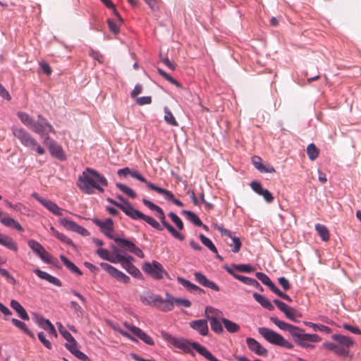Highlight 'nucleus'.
<instances>
[{
  "instance_id": "1",
  "label": "nucleus",
  "mask_w": 361,
  "mask_h": 361,
  "mask_svg": "<svg viewBox=\"0 0 361 361\" xmlns=\"http://www.w3.org/2000/svg\"><path fill=\"white\" fill-rule=\"evenodd\" d=\"M270 321L281 330L289 332L294 341L302 348H314V345L310 343H318L322 341V338L317 334H305L304 329L281 321L276 317H271Z\"/></svg>"
},
{
  "instance_id": "2",
  "label": "nucleus",
  "mask_w": 361,
  "mask_h": 361,
  "mask_svg": "<svg viewBox=\"0 0 361 361\" xmlns=\"http://www.w3.org/2000/svg\"><path fill=\"white\" fill-rule=\"evenodd\" d=\"M107 185L108 181L104 176L96 170L88 167L78 176L77 182L79 189L88 195L94 193L95 190L103 192L104 191L103 187L107 186Z\"/></svg>"
},
{
  "instance_id": "3",
  "label": "nucleus",
  "mask_w": 361,
  "mask_h": 361,
  "mask_svg": "<svg viewBox=\"0 0 361 361\" xmlns=\"http://www.w3.org/2000/svg\"><path fill=\"white\" fill-rule=\"evenodd\" d=\"M17 116L24 126L32 132L39 134L41 136L47 135L49 133H55V130L52 126L40 114L37 116V121H35L28 114L23 111L17 112Z\"/></svg>"
},
{
  "instance_id": "4",
  "label": "nucleus",
  "mask_w": 361,
  "mask_h": 361,
  "mask_svg": "<svg viewBox=\"0 0 361 361\" xmlns=\"http://www.w3.org/2000/svg\"><path fill=\"white\" fill-rule=\"evenodd\" d=\"M11 131L13 136L16 137L24 147L35 151L40 155L45 153V149L37 142V140L24 128L13 126Z\"/></svg>"
},
{
  "instance_id": "5",
  "label": "nucleus",
  "mask_w": 361,
  "mask_h": 361,
  "mask_svg": "<svg viewBox=\"0 0 361 361\" xmlns=\"http://www.w3.org/2000/svg\"><path fill=\"white\" fill-rule=\"evenodd\" d=\"M258 333L269 343L286 349H293V345L279 333L267 327H259Z\"/></svg>"
},
{
  "instance_id": "6",
  "label": "nucleus",
  "mask_w": 361,
  "mask_h": 361,
  "mask_svg": "<svg viewBox=\"0 0 361 361\" xmlns=\"http://www.w3.org/2000/svg\"><path fill=\"white\" fill-rule=\"evenodd\" d=\"M142 270L156 280H160L164 276H168V273L165 271L161 263L157 261L152 262H145L142 267Z\"/></svg>"
},
{
  "instance_id": "7",
  "label": "nucleus",
  "mask_w": 361,
  "mask_h": 361,
  "mask_svg": "<svg viewBox=\"0 0 361 361\" xmlns=\"http://www.w3.org/2000/svg\"><path fill=\"white\" fill-rule=\"evenodd\" d=\"M107 202L115 205L120 209H121L127 216L130 217L133 219H143L145 214L135 209L133 205L130 202H126L125 204L118 203L116 200H113L111 197H108L106 199Z\"/></svg>"
},
{
  "instance_id": "8",
  "label": "nucleus",
  "mask_w": 361,
  "mask_h": 361,
  "mask_svg": "<svg viewBox=\"0 0 361 361\" xmlns=\"http://www.w3.org/2000/svg\"><path fill=\"white\" fill-rule=\"evenodd\" d=\"M214 228L218 230L221 235H225L231 240V242L227 243V244L231 247L232 252L236 253L240 251L242 243L238 237L234 235L231 231L224 228L221 225L216 224Z\"/></svg>"
},
{
  "instance_id": "9",
  "label": "nucleus",
  "mask_w": 361,
  "mask_h": 361,
  "mask_svg": "<svg viewBox=\"0 0 361 361\" xmlns=\"http://www.w3.org/2000/svg\"><path fill=\"white\" fill-rule=\"evenodd\" d=\"M29 247L44 262L51 263V255L44 249V247L35 240L27 241Z\"/></svg>"
},
{
  "instance_id": "10",
  "label": "nucleus",
  "mask_w": 361,
  "mask_h": 361,
  "mask_svg": "<svg viewBox=\"0 0 361 361\" xmlns=\"http://www.w3.org/2000/svg\"><path fill=\"white\" fill-rule=\"evenodd\" d=\"M100 267L106 271L109 275L112 277L115 278L117 281L122 282L123 283H128L130 282V277L119 271L114 267L110 265L106 262L100 263Z\"/></svg>"
},
{
  "instance_id": "11",
  "label": "nucleus",
  "mask_w": 361,
  "mask_h": 361,
  "mask_svg": "<svg viewBox=\"0 0 361 361\" xmlns=\"http://www.w3.org/2000/svg\"><path fill=\"white\" fill-rule=\"evenodd\" d=\"M32 196L54 215L58 216L63 215V209L59 207L55 202L39 197L36 192L32 193Z\"/></svg>"
},
{
  "instance_id": "12",
  "label": "nucleus",
  "mask_w": 361,
  "mask_h": 361,
  "mask_svg": "<svg viewBox=\"0 0 361 361\" xmlns=\"http://www.w3.org/2000/svg\"><path fill=\"white\" fill-rule=\"evenodd\" d=\"M92 222L100 228L101 231L109 238L114 240L117 237H114L112 235L114 231V221L111 219H106L102 221L99 219L94 218L92 219Z\"/></svg>"
},
{
  "instance_id": "13",
  "label": "nucleus",
  "mask_w": 361,
  "mask_h": 361,
  "mask_svg": "<svg viewBox=\"0 0 361 361\" xmlns=\"http://www.w3.org/2000/svg\"><path fill=\"white\" fill-rule=\"evenodd\" d=\"M125 326L129 329L132 334H133L135 336H136L137 338H139L140 340H142L144 343L149 345H154V342L153 339L148 336L146 333H145L142 329L140 328L129 324L128 323L124 324Z\"/></svg>"
},
{
  "instance_id": "14",
  "label": "nucleus",
  "mask_w": 361,
  "mask_h": 361,
  "mask_svg": "<svg viewBox=\"0 0 361 361\" xmlns=\"http://www.w3.org/2000/svg\"><path fill=\"white\" fill-rule=\"evenodd\" d=\"M61 224L68 230L76 232L82 236H87L90 235L89 231L84 227L80 226L75 221L67 219H62Z\"/></svg>"
},
{
  "instance_id": "15",
  "label": "nucleus",
  "mask_w": 361,
  "mask_h": 361,
  "mask_svg": "<svg viewBox=\"0 0 361 361\" xmlns=\"http://www.w3.org/2000/svg\"><path fill=\"white\" fill-rule=\"evenodd\" d=\"M157 213L159 214L158 217L160 219L163 226L165 227L175 238L178 239L181 241L184 240V239H185L184 235L183 234H181L180 233H179L178 231H176L170 224H169L166 221V216H165L163 209H161Z\"/></svg>"
},
{
  "instance_id": "16",
  "label": "nucleus",
  "mask_w": 361,
  "mask_h": 361,
  "mask_svg": "<svg viewBox=\"0 0 361 361\" xmlns=\"http://www.w3.org/2000/svg\"><path fill=\"white\" fill-rule=\"evenodd\" d=\"M246 343L249 349L257 355L265 357L268 355V350L255 338H247Z\"/></svg>"
},
{
  "instance_id": "17",
  "label": "nucleus",
  "mask_w": 361,
  "mask_h": 361,
  "mask_svg": "<svg viewBox=\"0 0 361 361\" xmlns=\"http://www.w3.org/2000/svg\"><path fill=\"white\" fill-rule=\"evenodd\" d=\"M250 187L256 193L262 196L264 200L268 203L273 202V195L268 190L264 189L259 182L252 181L250 183Z\"/></svg>"
},
{
  "instance_id": "18",
  "label": "nucleus",
  "mask_w": 361,
  "mask_h": 361,
  "mask_svg": "<svg viewBox=\"0 0 361 361\" xmlns=\"http://www.w3.org/2000/svg\"><path fill=\"white\" fill-rule=\"evenodd\" d=\"M0 222L5 226L14 228L20 232H23L24 228L18 221L0 211Z\"/></svg>"
},
{
  "instance_id": "19",
  "label": "nucleus",
  "mask_w": 361,
  "mask_h": 361,
  "mask_svg": "<svg viewBox=\"0 0 361 361\" xmlns=\"http://www.w3.org/2000/svg\"><path fill=\"white\" fill-rule=\"evenodd\" d=\"M190 326L202 336H207L209 332L207 322L205 319H198L190 322Z\"/></svg>"
},
{
  "instance_id": "20",
  "label": "nucleus",
  "mask_w": 361,
  "mask_h": 361,
  "mask_svg": "<svg viewBox=\"0 0 361 361\" xmlns=\"http://www.w3.org/2000/svg\"><path fill=\"white\" fill-rule=\"evenodd\" d=\"M34 273L39 278L48 281L49 283H51L58 287H60L62 286L61 281L58 278H56L54 276H51V274H48L46 271H42L39 269H34Z\"/></svg>"
},
{
  "instance_id": "21",
  "label": "nucleus",
  "mask_w": 361,
  "mask_h": 361,
  "mask_svg": "<svg viewBox=\"0 0 361 361\" xmlns=\"http://www.w3.org/2000/svg\"><path fill=\"white\" fill-rule=\"evenodd\" d=\"M195 280L202 286L211 288L212 290L219 291V286L214 283L213 281H209L206 276L202 274L200 272H195Z\"/></svg>"
},
{
  "instance_id": "22",
  "label": "nucleus",
  "mask_w": 361,
  "mask_h": 361,
  "mask_svg": "<svg viewBox=\"0 0 361 361\" xmlns=\"http://www.w3.org/2000/svg\"><path fill=\"white\" fill-rule=\"evenodd\" d=\"M166 299L161 297V301L157 304V307L163 312H169L173 309L174 304L173 302V296L169 293L166 294Z\"/></svg>"
},
{
  "instance_id": "23",
  "label": "nucleus",
  "mask_w": 361,
  "mask_h": 361,
  "mask_svg": "<svg viewBox=\"0 0 361 361\" xmlns=\"http://www.w3.org/2000/svg\"><path fill=\"white\" fill-rule=\"evenodd\" d=\"M49 151L51 155L59 160L63 161L66 159V155L63 148L58 145L55 141H51L49 145Z\"/></svg>"
},
{
  "instance_id": "24",
  "label": "nucleus",
  "mask_w": 361,
  "mask_h": 361,
  "mask_svg": "<svg viewBox=\"0 0 361 361\" xmlns=\"http://www.w3.org/2000/svg\"><path fill=\"white\" fill-rule=\"evenodd\" d=\"M0 245L14 252L18 250L17 243L11 237L4 233H0Z\"/></svg>"
},
{
  "instance_id": "25",
  "label": "nucleus",
  "mask_w": 361,
  "mask_h": 361,
  "mask_svg": "<svg viewBox=\"0 0 361 361\" xmlns=\"http://www.w3.org/2000/svg\"><path fill=\"white\" fill-rule=\"evenodd\" d=\"M261 161H262L261 158L258 156H254L252 158V162L254 166L258 171H259L262 173H274L276 171L275 169L273 166H266L262 164Z\"/></svg>"
},
{
  "instance_id": "26",
  "label": "nucleus",
  "mask_w": 361,
  "mask_h": 361,
  "mask_svg": "<svg viewBox=\"0 0 361 361\" xmlns=\"http://www.w3.org/2000/svg\"><path fill=\"white\" fill-rule=\"evenodd\" d=\"M140 300L145 305L157 306L158 302L161 301V296L157 294L147 293L140 296Z\"/></svg>"
},
{
  "instance_id": "27",
  "label": "nucleus",
  "mask_w": 361,
  "mask_h": 361,
  "mask_svg": "<svg viewBox=\"0 0 361 361\" xmlns=\"http://www.w3.org/2000/svg\"><path fill=\"white\" fill-rule=\"evenodd\" d=\"M331 338L335 341H337L339 345L345 347L347 350L354 345L353 341L348 336L341 334H334Z\"/></svg>"
},
{
  "instance_id": "28",
  "label": "nucleus",
  "mask_w": 361,
  "mask_h": 361,
  "mask_svg": "<svg viewBox=\"0 0 361 361\" xmlns=\"http://www.w3.org/2000/svg\"><path fill=\"white\" fill-rule=\"evenodd\" d=\"M177 281L183 286H184L190 292H197L198 293H203L204 291L199 286L194 283H192L190 281L185 279L182 277H178Z\"/></svg>"
},
{
  "instance_id": "29",
  "label": "nucleus",
  "mask_w": 361,
  "mask_h": 361,
  "mask_svg": "<svg viewBox=\"0 0 361 361\" xmlns=\"http://www.w3.org/2000/svg\"><path fill=\"white\" fill-rule=\"evenodd\" d=\"M252 296L255 298V300L257 302H259L263 307H264L270 311L274 310V307L272 305V303L271 302V301L265 296H264L259 293H254L252 294Z\"/></svg>"
},
{
  "instance_id": "30",
  "label": "nucleus",
  "mask_w": 361,
  "mask_h": 361,
  "mask_svg": "<svg viewBox=\"0 0 361 361\" xmlns=\"http://www.w3.org/2000/svg\"><path fill=\"white\" fill-rule=\"evenodd\" d=\"M11 307L18 313L19 317L23 320H29L30 317L24 307L16 300H12L10 303Z\"/></svg>"
},
{
  "instance_id": "31",
  "label": "nucleus",
  "mask_w": 361,
  "mask_h": 361,
  "mask_svg": "<svg viewBox=\"0 0 361 361\" xmlns=\"http://www.w3.org/2000/svg\"><path fill=\"white\" fill-rule=\"evenodd\" d=\"M60 259L64 265L68 269H69L73 274H75L78 276H81L82 274V271L78 269V267L71 260H69L66 257L63 255H60Z\"/></svg>"
},
{
  "instance_id": "32",
  "label": "nucleus",
  "mask_w": 361,
  "mask_h": 361,
  "mask_svg": "<svg viewBox=\"0 0 361 361\" xmlns=\"http://www.w3.org/2000/svg\"><path fill=\"white\" fill-rule=\"evenodd\" d=\"M315 230L318 233V234L320 235L321 239L323 241H328L330 238V233L327 228V227L323 224H317L315 225Z\"/></svg>"
},
{
  "instance_id": "33",
  "label": "nucleus",
  "mask_w": 361,
  "mask_h": 361,
  "mask_svg": "<svg viewBox=\"0 0 361 361\" xmlns=\"http://www.w3.org/2000/svg\"><path fill=\"white\" fill-rule=\"evenodd\" d=\"M237 279L240 281L243 282L245 284L251 286L255 287V288L259 290L260 291H263L262 286L259 284V283L255 279L250 278L247 276H238L237 277Z\"/></svg>"
},
{
  "instance_id": "34",
  "label": "nucleus",
  "mask_w": 361,
  "mask_h": 361,
  "mask_svg": "<svg viewBox=\"0 0 361 361\" xmlns=\"http://www.w3.org/2000/svg\"><path fill=\"white\" fill-rule=\"evenodd\" d=\"M11 322L14 326L17 328L23 331L25 334H26L28 336L32 338H35L34 334L27 327L26 324L17 319L13 318L11 319Z\"/></svg>"
},
{
  "instance_id": "35",
  "label": "nucleus",
  "mask_w": 361,
  "mask_h": 361,
  "mask_svg": "<svg viewBox=\"0 0 361 361\" xmlns=\"http://www.w3.org/2000/svg\"><path fill=\"white\" fill-rule=\"evenodd\" d=\"M221 322H222V324H224V327L226 329V331H228L229 333H231V334L236 333L240 330V326L238 324H236L228 319L223 318L221 319Z\"/></svg>"
},
{
  "instance_id": "36",
  "label": "nucleus",
  "mask_w": 361,
  "mask_h": 361,
  "mask_svg": "<svg viewBox=\"0 0 361 361\" xmlns=\"http://www.w3.org/2000/svg\"><path fill=\"white\" fill-rule=\"evenodd\" d=\"M304 324L307 326L311 327L315 331H319L325 332L326 334L331 333V329L329 326H324L323 324H314L311 322H304Z\"/></svg>"
},
{
  "instance_id": "37",
  "label": "nucleus",
  "mask_w": 361,
  "mask_h": 361,
  "mask_svg": "<svg viewBox=\"0 0 361 361\" xmlns=\"http://www.w3.org/2000/svg\"><path fill=\"white\" fill-rule=\"evenodd\" d=\"M164 119L165 122L172 126H178V123L177 121L176 120L175 117L173 116L171 111L169 110L168 107H164Z\"/></svg>"
},
{
  "instance_id": "38",
  "label": "nucleus",
  "mask_w": 361,
  "mask_h": 361,
  "mask_svg": "<svg viewBox=\"0 0 361 361\" xmlns=\"http://www.w3.org/2000/svg\"><path fill=\"white\" fill-rule=\"evenodd\" d=\"M50 230L51 231L52 233L55 235V237L57 239H59V240H61V242H63L67 245H70L74 247V244H73L72 240H71L69 238L66 236L64 234L59 233L53 226H51L50 228Z\"/></svg>"
},
{
  "instance_id": "39",
  "label": "nucleus",
  "mask_w": 361,
  "mask_h": 361,
  "mask_svg": "<svg viewBox=\"0 0 361 361\" xmlns=\"http://www.w3.org/2000/svg\"><path fill=\"white\" fill-rule=\"evenodd\" d=\"M182 212L185 214L187 219L193 223L195 226H202V221L194 212L188 210H183Z\"/></svg>"
},
{
  "instance_id": "40",
  "label": "nucleus",
  "mask_w": 361,
  "mask_h": 361,
  "mask_svg": "<svg viewBox=\"0 0 361 361\" xmlns=\"http://www.w3.org/2000/svg\"><path fill=\"white\" fill-rule=\"evenodd\" d=\"M209 320L211 329L216 334H221L223 332L222 324L219 320H218L215 317H212Z\"/></svg>"
},
{
  "instance_id": "41",
  "label": "nucleus",
  "mask_w": 361,
  "mask_h": 361,
  "mask_svg": "<svg viewBox=\"0 0 361 361\" xmlns=\"http://www.w3.org/2000/svg\"><path fill=\"white\" fill-rule=\"evenodd\" d=\"M199 238H200L202 243L204 245H205L207 247H208V249L209 250H211L213 253H216V254L217 253V249H216V246L214 245V243L209 238H208L203 234H200Z\"/></svg>"
},
{
  "instance_id": "42",
  "label": "nucleus",
  "mask_w": 361,
  "mask_h": 361,
  "mask_svg": "<svg viewBox=\"0 0 361 361\" xmlns=\"http://www.w3.org/2000/svg\"><path fill=\"white\" fill-rule=\"evenodd\" d=\"M307 154L310 160H315L319 156V150L314 144L311 143L307 147Z\"/></svg>"
},
{
  "instance_id": "43",
  "label": "nucleus",
  "mask_w": 361,
  "mask_h": 361,
  "mask_svg": "<svg viewBox=\"0 0 361 361\" xmlns=\"http://www.w3.org/2000/svg\"><path fill=\"white\" fill-rule=\"evenodd\" d=\"M157 71L160 75H161L164 79H166L170 83L176 85L178 87H180V88L182 87L180 83L178 80H176V79L172 78L170 75H169L166 72H165L162 69L157 68Z\"/></svg>"
},
{
  "instance_id": "44",
  "label": "nucleus",
  "mask_w": 361,
  "mask_h": 361,
  "mask_svg": "<svg viewBox=\"0 0 361 361\" xmlns=\"http://www.w3.org/2000/svg\"><path fill=\"white\" fill-rule=\"evenodd\" d=\"M114 241L118 243L120 245L126 247L127 250H129L130 252H132L133 247H136L135 243L125 238H115Z\"/></svg>"
},
{
  "instance_id": "45",
  "label": "nucleus",
  "mask_w": 361,
  "mask_h": 361,
  "mask_svg": "<svg viewBox=\"0 0 361 361\" xmlns=\"http://www.w3.org/2000/svg\"><path fill=\"white\" fill-rule=\"evenodd\" d=\"M116 186L131 198H135L137 197L136 193L128 186L120 183H116Z\"/></svg>"
},
{
  "instance_id": "46",
  "label": "nucleus",
  "mask_w": 361,
  "mask_h": 361,
  "mask_svg": "<svg viewBox=\"0 0 361 361\" xmlns=\"http://www.w3.org/2000/svg\"><path fill=\"white\" fill-rule=\"evenodd\" d=\"M71 309L73 310L75 315L78 317H81L84 314V310L82 307L75 301H71L70 302Z\"/></svg>"
},
{
  "instance_id": "47",
  "label": "nucleus",
  "mask_w": 361,
  "mask_h": 361,
  "mask_svg": "<svg viewBox=\"0 0 361 361\" xmlns=\"http://www.w3.org/2000/svg\"><path fill=\"white\" fill-rule=\"evenodd\" d=\"M145 222L149 224L154 228L158 231H162L163 227L159 224V223L154 218L147 216L145 214L143 219Z\"/></svg>"
},
{
  "instance_id": "48",
  "label": "nucleus",
  "mask_w": 361,
  "mask_h": 361,
  "mask_svg": "<svg viewBox=\"0 0 361 361\" xmlns=\"http://www.w3.org/2000/svg\"><path fill=\"white\" fill-rule=\"evenodd\" d=\"M112 248L115 252V255H110V257L108 259L109 262L111 263H121L123 258L124 257V255L120 254L118 252V250L115 247L112 246Z\"/></svg>"
},
{
  "instance_id": "49",
  "label": "nucleus",
  "mask_w": 361,
  "mask_h": 361,
  "mask_svg": "<svg viewBox=\"0 0 361 361\" xmlns=\"http://www.w3.org/2000/svg\"><path fill=\"white\" fill-rule=\"evenodd\" d=\"M233 267L235 270H237L238 271L244 272V273H251V272L254 271V268L252 266H250V264H233Z\"/></svg>"
},
{
  "instance_id": "50",
  "label": "nucleus",
  "mask_w": 361,
  "mask_h": 361,
  "mask_svg": "<svg viewBox=\"0 0 361 361\" xmlns=\"http://www.w3.org/2000/svg\"><path fill=\"white\" fill-rule=\"evenodd\" d=\"M283 313L288 319L293 322L296 321V317H300L297 310L290 306H288L287 310H286Z\"/></svg>"
},
{
  "instance_id": "51",
  "label": "nucleus",
  "mask_w": 361,
  "mask_h": 361,
  "mask_svg": "<svg viewBox=\"0 0 361 361\" xmlns=\"http://www.w3.org/2000/svg\"><path fill=\"white\" fill-rule=\"evenodd\" d=\"M256 277L262 281V283L267 286L269 288L274 283L267 275L262 272H257Z\"/></svg>"
},
{
  "instance_id": "52",
  "label": "nucleus",
  "mask_w": 361,
  "mask_h": 361,
  "mask_svg": "<svg viewBox=\"0 0 361 361\" xmlns=\"http://www.w3.org/2000/svg\"><path fill=\"white\" fill-rule=\"evenodd\" d=\"M101 1L109 8L112 9L113 13L118 18V20L122 22V18L118 11L116 9L114 3L111 0H101Z\"/></svg>"
},
{
  "instance_id": "53",
  "label": "nucleus",
  "mask_w": 361,
  "mask_h": 361,
  "mask_svg": "<svg viewBox=\"0 0 361 361\" xmlns=\"http://www.w3.org/2000/svg\"><path fill=\"white\" fill-rule=\"evenodd\" d=\"M43 322L45 324V325L42 326L43 329L47 331L49 334L54 336H57L56 331L50 321L49 319H43Z\"/></svg>"
},
{
  "instance_id": "54",
  "label": "nucleus",
  "mask_w": 361,
  "mask_h": 361,
  "mask_svg": "<svg viewBox=\"0 0 361 361\" xmlns=\"http://www.w3.org/2000/svg\"><path fill=\"white\" fill-rule=\"evenodd\" d=\"M134 258L132 256H124L120 264L122 267L128 271V270L133 266L132 262Z\"/></svg>"
},
{
  "instance_id": "55",
  "label": "nucleus",
  "mask_w": 361,
  "mask_h": 361,
  "mask_svg": "<svg viewBox=\"0 0 361 361\" xmlns=\"http://www.w3.org/2000/svg\"><path fill=\"white\" fill-rule=\"evenodd\" d=\"M169 216L171 218V221L176 224V226L179 230L183 229V223L182 220L175 213L170 212L169 214Z\"/></svg>"
},
{
  "instance_id": "56",
  "label": "nucleus",
  "mask_w": 361,
  "mask_h": 361,
  "mask_svg": "<svg viewBox=\"0 0 361 361\" xmlns=\"http://www.w3.org/2000/svg\"><path fill=\"white\" fill-rule=\"evenodd\" d=\"M173 304L178 306H183L185 307H190L191 306V302L188 299L178 298L173 297Z\"/></svg>"
},
{
  "instance_id": "57",
  "label": "nucleus",
  "mask_w": 361,
  "mask_h": 361,
  "mask_svg": "<svg viewBox=\"0 0 361 361\" xmlns=\"http://www.w3.org/2000/svg\"><path fill=\"white\" fill-rule=\"evenodd\" d=\"M58 328L60 334L63 336V337L66 340V341H70V340H73V336L71 334L66 330L61 324H58Z\"/></svg>"
},
{
  "instance_id": "58",
  "label": "nucleus",
  "mask_w": 361,
  "mask_h": 361,
  "mask_svg": "<svg viewBox=\"0 0 361 361\" xmlns=\"http://www.w3.org/2000/svg\"><path fill=\"white\" fill-rule=\"evenodd\" d=\"M334 353L340 356H347L349 353V350L345 349V347L338 343H336Z\"/></svg>"
},
{
  "instance_id": "59",
  "label": "nucleus",
  "mask_w": 361,
  "mask_h": 361,
  "mask_svg": "<svg viewBox=\"0 0 361 361\" xmlns=\"http://www.w3.org/2000/svg\"><path fill=\"white\" fill-rule=\"evenodd\" d=\"M38 338L41 341V343L48 349H51L52 345L51 342L46 338L45 334L44 332L38 333Z\"/></svg>"
},
{
  "instance_id": "60",
  "label": "nucleus",
  "mask_w": 361,
  "mask_h": 361,
  "mask_svg": "<svg viewBox=\"0 0 361 361\" xmlns=\"http://www.w3.org/2000/svg\"><path fill=\"white\" fill-rule=\"evenodd\" d=\"M65 346L73 355L75 353V350H78L77 348V342L74 338L73 340H70V341H67Z\"/></svg>"
},
{
  "instance_id": "61",
  "label": "nucleus",
  "mask_w": 361,
  "mask_h": 361,
  "mask_svg": "<svg viewBox=\"0 0 361 361\" xmlns=\"http://www.w3.org/2000/svg\"><path fill=\"white\" fill-rule=\"evenodd\" d=\"M96 253L99 255V257L103 259L108 261L110 253L108 250L104 248H99L96 250Z\"/></svg>"
},
{
  "instance_id": "62",
  "label": "nucleus",
  "mask_w": 361,
  "mask_h": 361,
  "mask_svg": "<svg viewBox=\"0 0 361 361\" xmlns=\"http://www.w3.org/2000/svg\"><path fill=\"white\" fill-rule=\"evenodd\" d=\"M142 203L149 209L155 211L156 212H159L161 209L160 207L156 205L154 203L145 198L142 199Z\"/></svg>"
},
{
  "instance_id": "63",
  "label": "nucleus",
  "mask_w": 361,
  "mask_h": 361,
  "mask_svg": "<svg viewBox=\"0 0 361 361\" xmlns=\"http://www.w3.org/2000/svg\"><path fill=\"white\" fill-rule=\"evenodd\" d=\"M89 54L92 58H93L94 60L97 61L98 62H99V63L103 62V56L100 54L99 51L93 50L91 49L89 51Z\"/></svg>"
},
{
  "instance_id": "64",
  "label": "nucleus",
  "mask_w": 361,
  "mask_h": 361,
  "mask_svg": "<svg viewBox=\"0 0 361 361\" xmlns=\"http://www.w3.org/2000/svg\"><path fill=\"white\" fill-rule=\"evenodd\" d=\"M109 28L111 32L114 34H118L120 31L118 25L111 19L107 20Z\"/></svg>"
}]
</instances>
